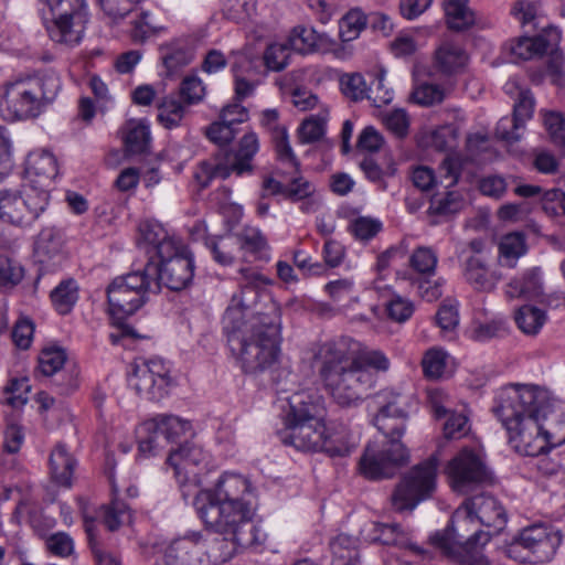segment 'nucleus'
<instances>
[{
  "instance_id": "obj_1",
  "label": "nucleus",
  "mask_w": 565,
  "mask_h": 565,
  "mask_svg": "<svg viewBox=\"0 0 565 565\" xmlns=\"http://www.w3.org/2000/svg\"><path fill=\"white\" fill-rule=\"evenodd\" d=\"M552 406L548 391L537 385L510 384L497 392L492 412L504 427L513 450L534 457L557 444L546 426Z\"/></svg>"
},
{
  "instance_id": "obj_2",
  "label": "nucleus",
  "mask_w": 565,
  "mask_h": 565,
  "mask_svg": "<svg viewBox=\"0 0 565 565\" xmlns=\"http://www.w3.org/2000/svg\"><path fill=\"white\" fill-rule=\"evenodd\" d=\"M355 347L358 341L341 337L322 343L315 353L323 390L342 407L358 406L375 383L373 372L352 360Z\"/></svg>"
},
{
  "instance_id": "obj_3",
  "label": "nucleus",
  "mask_w": 565,
  "mask_h": 565,
  "mask_svg": "<svg viewBox=\"0 0 565 565\" xmlns=\"http://www.w3.org/2000/svg\"><path fill=\"white\" fill-rule=\"evenodd\" d=\"M406 406L407 397L401 394H392L380 406L373 422L385 440L370 443L360 459V471L367 479L391 478L408 462V449L401 441L408 417Z\"/></svg>"
},
{
  "instance_id": "obj_4",
  "label": "nucleus",
  "mask_w": 565,
  "mask_h": 565,
  "mask_svg": "<svg viewBox=\"0 0 565 565\" xmlns=\"http://www.w3.org/2000/svg\"><path fill=\"white\" fill-rule=\"evenodd\" d=\"M238 117H232L231 110L222 111L220 120L211 124L206 129L207 138L220 146L213 158L202 161L195 171V179L202 188L209 186L215 178L226 179L231 173L242 175L253 170L252 160L259 149L256 134H246L239 141L238 149L226 147L235 137V125L248 119L245 107H234Z\"/></svg>"
},
{
  "instance_id": "obj_5",
  "label": "nucleus",
  "mask_w": 565,
  "mask_h": 565,
  "mask_svg": "<svg viewBox=\"0 0 565 565\" xmlns=\"http://www.w3.org/2000/svg\"><path fill=\"white\" fill-rule=\"evenodd\" d=\"M199 519H206L215 526L242 523L256 525V491L243 475L225 471L213 487L201 489L193 500Z\"/></svg>"
},
{
  "instance_id": "obj_6",
  "label": "nucleus",
  "mask_w": 565,
  "mask_h": 565,
  "mask_svg": "<svg viewBox=\"0 0 565 565\" xmlns=\"http://www.w3.org/2000/svg\"><path fill=\"white\" fill-rule=\"evenodd\" d=\"M266 315L252 320L242 330L226 331L231 350L237 354L243 372L262 373L279 360L281 343V313L275 300H269Z\"/></svg>"
},
{
  "instance_id": "obj_7",
  "label": "nucleus",
  "mask_w": 565,
  "mask_h": 565,
  "mask_svg": "<svg viewBox=\"0 0 565 565\" xmlns=\"http://www.w3.org/2000/svg\"><path fill=\"white\" fill-rule=\"evenodd\" d=\"M62 88L53 71L18 76L0 87V117L7 121L39 117L56 99Z\"/></svg>"
},
{
  "instance_id": "obj_8",
  "label": "nucleus",
  "mask_w": 565,
  "mask_h": 565,
  "mask_svg": "<svg viewBox=\"0 0 565 565\" xmlns=\"http://www.w3.org/2000/svg\"><path fill=\"white\" fill-rule=\"evenodd\" d=\"M490 535V531L482 530L466 499L454 512L450 526L444 533H436L431 540L445 556L460 565H489L481 547Z\"/></svg>"
},
{
  "instance_id": "obj_9",
  "label": "nucleus",
  "mask_w": 565,
  "mask_h": 565,
  "mask_svg": "<svg viewBox=\"0 0 565 565\" xmlns=\"http://www.w3.org/2000/svg\"><path fill=\"white\" fill-rule=\"evenodd\" d=\"M42 19L49 38L72 49L83 41L89 21L87 0H40Z\"/></svg>"
},
{
  "instance_id": "obj_10",
  "label": "nucleus",
  "mask_w": 565,
  "mask_h": 565,
  "mask_svg": "<svg viewBox=\"0 0 565 565\" xmlns=\"http://www.w3.org/2000/svg\"><path fill=\"white\" fill-rule=\"evenodd\" d=\"M238 290L233 294L230 305L223 317L224 330H242L252 320H260L266 315V306L270 298L264 303V309H257L260 291L266 286L273 285V280L253 267H241L238 269Z\"/></svg>"
},
{
  "instance_id": "obj_11",
  "label": "nucleus",
  "mask_w": 565,
  "mask_h": 565,
  "mask_svg": "<svg viewBox=\"0 0 565 565\" xmlns=\"http://www.w3.org/2000/svg\"><path fill=\"white\" fill-rule=\"evenodd\" d=\"M206 531L217 534L211 537L204 534L206 544L203 550L205 565H221L226 563L242 548L260 545L266 534L258 525L232 523L230 525L215 526L207 523L206 519H200Z\"/></svg>"
},
{
  "instance_id": "obj_12",
  "label": "nucleus",
  "mask_w": 565,
  "mask_h": 565,
  "mask_svg": "<svg viewBox=\"0 0 565 565\" xmlns=\"http://www.w3.org/2000/svg\"><path fill=\"white\" fill-rule=\"evenodd\" d=\"M159 285L148 278L146 267L116 277L107 287V301L111 317L121 320L139 310L150 294H158Z\"/></svg>"
},
{
  "instance_id": "obj_13",
  "label": "nucleus",
  "mask_w": 565,
  "mask_h": 565,
  "mask_svg": "<svg viewBox=\"0 0 565 565\" xmlns=\"http://www.w3.org/2000/svg\"><path fill=\"white\" fill-rule=\"evenodd\" d=\"M50 194L45 189L31 185L22 191H0V221L14 226L32 224L49 205Z\"/></svg>"
},
{
  "instance_id": "obj_14",
  "label": "nucleus",
  "mask_w": 565,
  "mask_h": 565,
  "mask_svg": "<svg viewBox=\"0 0 565 565\" xmlns=\"http://www.w3.org/2000/svg\"><path fill=\"white\" fill-rule=\"evenodd\" d=\"M438 458L430 456L414 466L402 479L393 493V505L397 511L413 510L429 498L436 489Z\"/></svg>"
},
{
  "instance_id": "obj_15",
  "label": "nucleus",
  "mask_w": 565,
  "mask_h": 565,
  "mask_svg": "<svg viewBox=\"0 0 565 565\" xmlns=\"http://www.w3.org/2000/svg\"><path fill=\"white\" fill-rule=\"evenodd\" d=\"M148 278L170 290L180 291L188 288L194 277V258L192 253L181 243L177 246V253L167 257H159L156 263L151 258L145 265Z\"/></svg>"
},
{
  "instance_id": "obj_16",
  "label": "nucleus",
  "mask_w": 565,
  "mask_h": 565,
  "mask_svg": "<svg viewBox=\"0 0 565 565\" xmlns=\"http://www.w3.org/2000/svg\"><path fill=\"white\" fill-rule=\"evenodd\" d=\"M191 430V424L174 415L160 414L145 420L139 428V451L153 456L164 447L162 441L173 443Z\"/></svg>"
},
{
  "instance_id": "obj_17",
  "label": "nucleus",
  "mask_w": 565,
  "mask_h": 565,
  "mask_svg": "<svg viewBox=\"0 0 565 565\" xmlns=\"http://www.w3.org/2000/svg\"><path fill=\"white\" fill-rule=\"evenodd\" d=\"M128 381L139 395L152 401L164 397L172 385L170 369L160 359L137 363Z\"/></svg>"
},
{
  "instance_id": "obj_18",
  "label": "nucleus",
  "mask_w": 565,
  "mask_h": 565,
  "mask_svg": "<svg viewBox=\"0 0 565 565\" xmlns=\"http://www.w3.org/2000/svg\"><path fill=\"white\" fill-rule=\"evenodd\" d=\"M446 473L456 492L468 493L488 480V471L481 458L471 449L463 448L447 465Z\"/></svg>"
},
{
  "instance_id": "obj_19",
  "label": "nucleus",
  "mask_w": 565,
  "mask_h": 565,
  "mask_svg": "<svg viewBox=\"0 0 565 565\" xmlns=\"http://www.w3.org/2000/svg\"><path fill=\"white\" fill-rule=\"evenodd\" d=\"M207 462V452L202 447L190 443L170 451L167 458V465L173 469L174 477L181 486L185 483L199 486Z\"/></svg>"
},
{
  "instance_id": "obj_20",
  "label": "nucleus",
  "mask_w": 565,
  "mask_h": 565,
  "mask_svg": "<svg viewBox=\"0 0 565 565\" xmlns=\"http://www.w3.org/2000/svg\"><path fill=\"white\" fill-rule=\"evenodd\" d=\"M285 427L278 431V437L285 446L301 451H319L322 435L326 433L323 417L317 420L284 423Z\"/></svg>"
},
{
  "instance_id": "obj_21",
  "label": "nucleus",
  "mask_w": 565,
  "mask_h": 565,
  "mask_svg": "<svg viewBox=\"0 0 565 565\" xmlns=\"http://www.w3.org/2000/svg\"><path fill=\"white\" fill-rule=\"evenodd\" d=\"M206 544L204 533L190 531L174 539L166 550V565H205L203 550Z\"/></svg>"
},
{
  "instance_id": "obj_22",
  "label": "nucleus",
  "mask_w": 565,
  "mask_h": 565,
  "mask_svg": "<svg viewBox=\"0 0 565 565\" xmlns=\"http://www.w3.org/2000/svg\"><path fill=\"white\" fill-rule=\"evenodd\" d=\"M521 534L525 547L531 552V564L551 561L562 543L559 531L545 525L529 526Z\"/></svg>"
},
{
  "instance_id": "obj_23",
  "label": "nucleus",
  "mask_w": 565,
  "mask_h": 565,
  "mask_svg": "<svg viewBox=\"0 0 565 565\" xmlns=\"http://www.w3.org/2000/svg\"><path fill=\"white\" fill-rule=\"evenodd\" d=\"M461 274L463 280L476 291L490 292L501 280V274L491 268L486 256L466 255L461 253Z\"/></svg>"
},
{
  "instance_id": "obj_24",
  "label": "nucleus",
  "mask_w": 565,
  "mask_h": 565,
  "mask_svg": "<svg viewBox=\"0 0 565 565\" xmlns=\"http://www.w3.org/2000/svg\"><path fill=\"white\" fill-rule=\"evenodd\" d=\"M181 243L157 221L147 220L138 225L137 244L147 254L154 253L158 258L167 257L171 253H177V246Z\"/></svg>"
},
{
  "instance_id": "obj_25",
  "label": "nucleus",
  "mask_w": 565,
  "mask_h": 565,
  "mask_svg": "<svg viewBox=\"0 0 565 565\" xmlns=\"http://www.w3.org/2000/svg\"><path fill=\"white\" fill-rule=\"evenodd\" d=\"M284 423L317 420L324 417L323 402L319 395L310 391H299L287 398Z\"/></svg>"
},
{
  "instance_id": "obj_26",
  "label": "nucleus",
  "mask_w": 565,
  "mask_h": 565,
  "mask_svg": "<svg viewBox=\"0 0 565 565\" xmlns=\"http://www.w3.org/2000/svg\"><path fill=\"white\" fill-rule=\"evenodd\" d=\"M505 295L510 299L523 298L544 302L545 292L541 270L531 268L512 278L505 286Z\"/></svg>"
},
{
  "instance_id": "obj_27",
  "label": "nucleus",
  "mask_w": 565,
  "mask_h": 565,
  "mask_svg": "<svg viewBox=\"0 0 565 565\" xmlns=\"http://www.w3.org/2000/svg\"><path fill=\"white\" fill-rule=\"evenodd\" d=\"M468 501L482 527L492 529L497 534L505 526L507 512L494 497L480 494L468 498Z\"/></svg>"
},
{
  "instance_id": "obj_28",
  "label": "nucleus",
  "mask_w": 565,
  "mask_h": 565,
  "mask_svg": "<svg viewBox=\"0 0 565 565\" xmlns=\"http://www.w3.org/2000/svg\"><path fill=\"white\" fill-rule=\"evenodd\" d=\"M25 174L39 189H44L57 174L55 157L45 150H36L29 153L25 160Z\"/></svg>"
},
{
  "instance_id": "obj_29",
  "label": "nucleus",
  "mask_w": 565,
  "mask_h": 565,
  "mask_svg": "<svg viewBox=\"0 0 565 565\" xmlns=\"http://www.w3.org/2000/svg\"><path fill=\"white\" fill-rule=\"evenodd\" d=\"M234 238L245 255L257 260H269L270 247L266 236L258 227L246 225L234 235Z\"/></svg>"
},
{
  "instance_id": "obj_30",
  "label": "nucleus",
  "mask_w": 565,
  "mask_h": 565,
  "mask_svg": "<svg viewBox=\"0 0 565 565\" xmlns=\"http://www.w3.org/2000/svg\"><path fill=\"white\" fill-rule=\"evenodd\" d=\"M356 444L355 437L345 426L339 425L331 429L326 427L319 451H323L330 457H345L351 454Z\"/></svg>"
},
{
  "instance_id": "obj_31",
  "label": "nucleus",
  "mask_w": 565,
  "mask_h": 565,
  "mask_svg": "<svg viewBox=\"0 0 565 565\" xmlns=\"http://www.w3.org/2000/svg\"><path fill=\"white\" fill-rule=\"evenodd\" d=\"M371 540L384 545L408 548L416 554L423 553V550L412 542L411 534L402 530L401 526L395 523H374Z\"/></svg>"
},
{
  "instance_id": "obj_32",
  "label": "nucleus",
  "mask_w": 565,
  "mask_h": 565,
  "mask_svg": "<svg viewBox=\"0 0 565 565\" xmlns=\"http://www.w3.org/2000/svg\"><path fill=\"white\" fill-rule=\"evenodd\" d=\"M547 47V40L541 35L532 38L522 36L504 44V51L510 55V61L513 63L543 55Z\"/></svg>"
},
{
  "instance_id": "obj_33",
  "label": "nucleus",
  "mask_w": 565,
  "mask_h": 565,
  "mask_svg": "<svg viewBox=\"0 0 565 565\" xmlns=\"http://www.w3.org/2000/svg\"><path fill=\"white\" fill-rule=\"evenodd\" d=\"M74 467V458L68 454L64 445L58 444L50 456V469L54 482L63 487H70Z\"/></svg>"
},
{
  "instance_id": "obj_34",
  "label": "nucleus",
  "mask_w": 565,
  "mask_h": 565,
  "mask_svg": "<svg viewBox=\"0 0 565 565\" xmlns=\"http://www.w3.org/2000/svg\"><path fill=\"white\" fill-rule=\"evenodd\" d=\"M468 0H444L447 26L454 31H463L476 23L473 11L467 6Z\"/></svg>"
},
{
  "instance_id": "obj_35",
  "label": "nucleus",
  "mask_w": 565,
  "mask_h": 565,
  "mask_svg": "<svg viewBox=\"0 0 565 565\" xmlns=\"http://www.w3.org/2000/svg\"><path fill=\"white\" fill-rule=\"evenodd\" d=\"M435 58L438 70L445 74L459 72L468 60L462 47L449 42L444 43L437 49Z\"/></svg>"
},
{
  "instance_id": "obj_36",
  "label": "nucleus",
  "mask_w": 565,
  "mask_h": 565,
  "mask_svg": "<svg viewBox=\"0 0 565 565\" xmlns=\"http://www.w3.org/2000/svg\"><path fill=\"white\" fill-rule=\"evenodd\" d=\"M78 300V285L74 279L61 281L51 291V301L60 315H67Z\"/></svg>"
},
{
  "instance_id": "obj_37",
  "label": "nucleus",
  "mask_w": 565,
  "mask_h": 565,
  "mask_svg": "<svg viewBox=\"0 0 565 565\" xmlns=\"http://www.w3.org/2000/svg\"><path fill=\"white\" fill-rule=\"evenodd\" d=\"M526 252L525 237L514 232L504 235L499 244V255L503 266L513 268L516 260Z\"/></svg>"
},
{
  "instance_id": "obj_38",
  "label": "nucleus",
  "mask_w": 565,
  "mask_h": 565,
  "mask_svg": "<svg viewBox=\"0 0 565 565\" xmlns=\"http://www.w3.org/2000/svg\"><path fill=\"white\" fill-rule=\"evenodd\" d=\"M514 320L523 333L535 335L546 322V313L534 306L524 305L515 311Z\"/></svg>"
},
{
  "instance_id": "obj_39",
  "label": "nucleus",
  "mask_w": 565,
  "mask_h": 565,
  "mask_svg": "<svg viewBox=\"0 0 565 565\" xmlns=\"http://www.w3.org/2000/svg\"><path fill=\"white\" fill-rule=\"evenodd\" d=\"M124 141L130 153L146 152L150 146L149 126L141 121L127 122Z\"/></svg>"
},
{
  "instance_id": "obj_40",
  "label": "nucleus",
  "mask_w": 565,
  "mask_h": 565,
  "mask_svg": "<svg viewBox=\"0 0 565 565\" xmlns=\"http://www.w3.org/2000/svg\"><path fill=\"white\" fill-rule=\"evenodd\" d=\"M185 111L184 104L175 96H167L158 105V120L164 128L172 129L180 126Z\"/></svg>"
},
{
  "instance_id": "obj_41",
  "label": "nucleus",
  "mask_w": 565,
  "mask_h": 565,
  "mask_svg": "<svg viewBox=\"0 0 565 565\" xmlns=\"http://www.w3.org/2000/svg\"><path fill=\"white\" fill-rule=\"evenodd\" d=\"M319 39L320 35L313 29L296 26L286 42L291 51L300 54H308L318 50Z\"/></svg>"
},
{
  "instance_id": "obj_42",
  "label": "nucleus",
  "mask_w": 565,
  "mask_h": 565,
  "mask_svg": "<svg viewBox=\"0 0 565 565\" xmlns=\"http://www.w3.org/2000/svg\"><path fill=\"white\" fill-rule=\"evenodd\" d=\"M332 562L358 564V540L348 534L337 535L330 543Z\"/></svg>"
},
{
  "instance_id": "obj_43",
  "label": "nucleus",
  "mask_w": 565,
  "mask_h": 565,
  "mask_svg": "<svg viewBox=\"0 0 565 565\" xmlns=\"http://www.w3.org/2000/svg\"><path fill=\"white\" fill-rule=\"evenodd\" d=\"M367 17L358 8L350 10L339 21V34L343 42L355 40L366 28Z\"/></svg>"
},
{
  "instance_id": "obj_44",
  "label": "nucleus",
  "mask_w": 565,
  "mask_h": 565,
  "mask_svg": "<svg viewBox=\"0 0 565 565\" xmlns=\"http://www.w3.org/2000/svg\"><path fill=\"white\" fill-rule=\"evenodd\" d=\"M408 263L414 271L429 277L436 273L438 256L431 247L419 246L412 253Z\"/></svg>"
},
{
  "instance_id": "obj_45",
  "label": "nucleus",
  "mask_w": 565,
  "mask_h": 565,
  "mask_svg": "<svg viewBox=\"0 0 565 565\" xmlns=\"http://www.w3.org/2000/svg\"><path fill=\"white\" fill-rule=\"evenodd\" d=\"M62 249V239L54 228H44L40 232L35 243V253L41 263L56 256Z\"/></svg>"
},
{
  "instance_id": "obj_46",
  "label": "nucleus",
  "mask_w": 565,
  "mask_h": 565,
  "mask_svg": "<svg viewBox=\"0 0 565 565\" xmlns=\"http://www.w3.org/2000/svg\"><path fill=\"white\" fill-rule=\"evenodd\" d=\"M351 358L353 361H359L360 365L367 370L374 369L379 372H386L391 366L390 359L383 351L362 348L361 343L355 347Z\"/></svg>"
},
{
  "instance_id": "obj_47",
  "label": "nucleus",
  "mask_w": 565,
  "mask_h": 565,
  "mask_svg": "<svg viewBox=\"0 0 565 565\" xmlns=\"http://www.w3.org/2000/svg\"><path fill=\"white\" fill-rule=\"evenodd\" d=\"M436 322L445 338L452 339L459 324L458 302L446 299L436 313Z\"/></svg>"
},
{
  "instance_id": "obj_48",
  "label": "nucleus",
  "mask_w": 565,
  "mask_h": 565,
  "mask_svg": "<svg viewBox=\"0 0 565 565\" xmlns=\"http://www.w3.org/2000/svg\"><path fill=\"white\" fill-rule=\"evenodd\" d=\"M205 246L212 252L213 258L221 265H230L234 262L233 247L236 242L234 236L204 237Z\"/></svg>"
},
{
  "instance_id": "obj_49",
  "label": "nucleus",
  "mask_w": 565,
  "mask_h": 565,
  "mask_svg": "<svg viewBox=\"0 0 565 565\" xmlns=\"http://www.w3.org/2000/svg\"><path fill=\"white\" fill-rule=\"evenodd\" d=\"M66 362V353L61 348L43 349L39 355V372L44 376H53L62 371Z\"/></svg>"
},
{
  "instance_id": "obj_50",
  "label": "nucleus",
  "mask_w": 565,
  "mask_h": 565,
  "mask_svg": "<svg viewBox=\"0 0 565 565\" xmlns=\"http://www.w3.org/2000/svg\"><path fill=\"white\" fill-rule=\"evenodd\" d=\"M448 353L440 348H431L426 351L422 360L423 372L428 379H439L444 375Z\"/></svg>"
},
{
  "instance_id": "obj_51",
  "label": "nucleus",
  "mask_w": 565,
  "mask_h": 565,
  "mask_svg": "<svg viewBox=\"0 0 565 565\" xmlns=\"http://www.w3.org/2000/svg\"><path fill=\"white\" fill-rule=\"evenodd\" d=\"M382 222L371 216H358L349 223L348 231L361 242H367L382 231Z\"/></svg>"
},
{
  "instance_id": "obj_52",
  "label": "nucleus",
  "mask_w": 565,
  "mask_h": 565,
  "mask_svg": "<svg viewBox=\"0 0 565 565\" xmlns=\"http://www.w3.org/2000/svg\"><path fill=\"white\" fill-rule=\"evenodd\" d=\"M366 98L375 107L387 105L393 100V90L385 86V71L383 68L373 74V81L367 85Z\"/></svg>"
},
{
  "instance_id": "obj_53",
  "label": "nucleus",
  "mask_w": 565,
  "mask_h": 565,
  "mask_svg": "<svg viewBox=\"0 0 565 565\" xmlns=\"http://www.w3.org/2000/svg\"><path fill=\"white\" fill-rule=\"evenodd\" d=\"M23 267L7 255H0V288L11 289L22 280Z\"/></svg>"
},
{
  "instance_id": "obj_54",
  "label": "nucleus",
  "mask_w": 565,
  "mask_h": 565,
  "mask_svg": "<svg viewBox=\"0 0 565 565\" xmlns=\"http://www.w3.org/2000/svg\"><path fill=\"white\" fill-rule=\"evenodd\" d=\"M340 86L343 95L354 102L362 100L367 96V84L360 73L342 75Z\"/></svg>"
},
{
  "instance_id": "obj_55",
  "label": "nucleus",
  "mask_w": 565,
  "mask_h": 565,
  "mask_svg": "<svg viewBox=\"0 0 565 565\" xmlns=\"http://www.w3.org/2000/svg\"><path fill=\"white\" fill-rule=\"evenodd\" d=\"M130 521L131 512L124 501L115 500L105 509L104 523L109 531H116L120 525Z\"/></svg>"
},
{
  "instance_id": "obj_56",
  "label": "nucleus",
  "mask_w": 565,
  "mask_h": 565,
  "mask_svg": "<svg viewBox=\"0 0 565 565\" xmlns=\"http://www.w3.org/2000/svg\"><path fill=\"white\" fill-rule=\"evenodd\" d=\"M543 122L552 142L565 148V116L557 111H544Z\"/></svg>"
},
{
  "instance_id": "obj_57",
  "label": "nucleus",
  "mask_w": 565,
  "mask_h": 565,
  "mask_svg": "<svg viewBox=\"0 0 565 565\" xmlns=\"http://www.w3.org/2000/svg\"><path fill=\"white\" fill-rule=\"evenodd\" d=\"M326 116H311L302 121L299 127V139L302 143H310L319 140L326 132Z\"/></svg>"
},
{
  "instance_id": "obj_58",
  "label": "nucleus",
  "mask_w": 565,
  "mask_h": 565,
  "mask_svg": "<svg viewBox=\"0 0 565 565\" xmlns=\"http://www.w3.org/2000/svg\"><path fill=\"white\" fill-rule=\"evenodd\" d=\"M276 154L279 161L282 163H288L295 169L299 167V162L291 149V146L288 141V134L286 128L275 129L271 136Z\"/></svg>"
},
{
  "instance_id": "obj_59",
  "label": "nucleus",
  "mask_w": 565,
  "mask_h": 565,
  "mask_svg": "<svg viewBox=\"0 0 565 565\" xmlns=\"http://www.w3.org/2000/svg\"><path fill=\"white\" fill-rule=\"evenodd\" d=\"M179 93L184 104L194 105L203 99L205 86L196 75H190L182 79Z\"/></svg>"
},
{
  "instance_id": "obj_60",
  "label": "nucleus",
  "mask_w": 565,
  "mask_h": 565,
  "mask_svg": "<svg viewBox=\"0 0 565 565\" xmlns=\"http://www.w3.org/2000/svg\"><path fill=\"white\" fill-rule=\"evenodd\" d=\"M462 206L460 195L455 192H448L443 198H433L428 207L430 215L446 216L457 213Z\"/></svg>"
},
{
  "instance_id": "obj_61",
  "label": "nucleus",
  "mask_w": 565,
  "mask_h": 565,
  "mask_svg": "<svg viewBox=\"0 0 565 565\" xmlns=\"http://www.w3.org/2000/svg\"><path fill=\"white\" fill-rule=\"evenodd\" d=\"M289 51L287 42L270 44L264 54L265 65L271 71H281L288 64Z\"/></svg>"
},
{
  "instance_id": "obj_62",
  "label": "nucleus",
  "mask_w": 565,
  "mask_h": 565,
  "mask_svg": "<svg viewBox=\"0 0 565 565\" xmlns=\"http://www.w3.org/2000/svg\"><path fill=\"white\" fill-rule=\"evenodd\" d=\"M411 98L420 106H431L443 102L444 90L438 85L423 83L414 88Z\"/></svg>"
},
{
  "instance_id": "obj_63",
  "label": "nucleus",
  "mask_w": 565,
  "mask_h": 565,
  "mask_svg": "<svg viewBox=\"0 0 565 565\" xmlns=\"http://www.w3.org/2000/svg\"><path fill=\"white\" fill-rule=\"evenodd\" d=\"M564 62V54L557 50L551 52L546 62L545 74L551 78L552 84L559 88L565 87Z\"/></svg>"
},
{
  "instance_id": "obj_64",
  "label": "nucleus",
  "mask_w": 565,
  "mask_h": 565,
  "mask_svg": "<svg viewBox=\"0 0 565 565\" xmlns=\"http://www.w3.org/2000/svg\"><path fill=\"white\" fill-rule=\"evenodd\" d=\"M542 207L552 216L565 214V192L559 189H551L542 195Z\"/></svg>"
}]
</instances>
